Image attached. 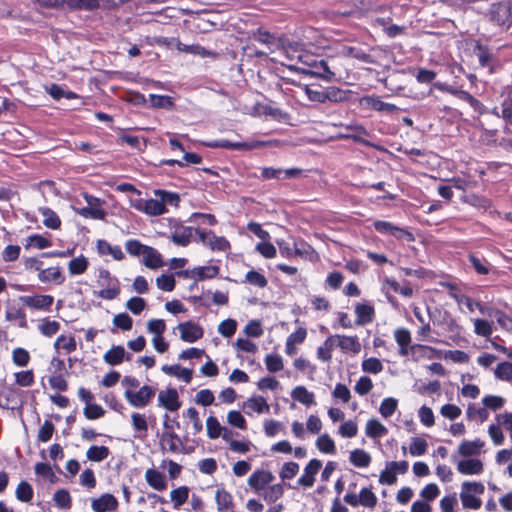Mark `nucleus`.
I'll return each instance as SVG.
<instances>
[{
	"mask_svg": "<svg viewBox=\"0 0 512 512\" xmlns=\"http://www.w3.org/2000/svg\"><path fill=\"white\" fill-rule=\"evenodd\" d=\"M484 490V485L480 482H464L460 493V499L464 508L479 509L482 505V501L480 498L476 497V495L483 494Z\"/></svg>",
	"mask_w": 512,
	"mask_h": 512,
	"instance_id": "1",
	"label": "nucleus"
},
{
	"mask_svg": "<svg viewBox=\"0 0 512 512\" xmlns=\"http://www.w3.org/2000/svg\"><path fill=\"white\" fill-rule=\"evenodd\" d=\"M197 238L194 241L201 243L212 251H226L230 248L229 241L223 236H216L211 230L195 229Z\"/></svg>",
	"mask_w": 512,
	"mask_h": 512,
	"instance_id": "2",
	"label": "nucleus"
},
{
	"mask_svg": "<svg viewBox=\"0 0 512 512\" xmlns=\"http://www.w3.org/2000/svg\"><path fill=\"white\" fill-rule=\"evenodd\" d=\"M155 393L156 391L153 387L144 385L138 391L126 389L124 397L132 407L144 408L151 402Z\"/></svg>",
	"mask_w": 512,
	"mask_h": 512,
	"instance_id": "3",
	"label": "nucleus"
},
{
	"mask_svg": "<svg viewBox=\"0 0 512 512\" xmlns=\"http://www.w3.org/2000/svg\"><path fill=\"white\" fill-rule=\"evenodd\" d=\"M268 143L260 140L247 142H231L226 139H219L207 142L205 145L209 148H225L232 150H252L266 146Z\"/></svg>",
	"mask_w": 512,
	"mask_h": 512,
	"instance_id": "4",
	"label": "nucleus"
},
{
	"mask_svg": "<svg viewBox=\"0 0 512 512\" xmlns=\"http://www.w3.org/2000/svg\"><path fill=\"white\" fill-rule=\"evenodd\" d=\"M275 479V476L269 470L257 469L248 478V486L257 494H261L267 486Z\"/></svg>",
	"mask_w": 512,
	"mask_h": 512,
	"instance_id": "5",
	"label": "nucleus"
},
{
	"mask_svg": "<svg viewBox=\"0 0 512 512\" xmlns=\"http://www.w3.org/2000/svg\"><path fill=\"white\" fill-rule=\"evenodd\" d=\"M490 20L499 26L509 27L512 24V13L510 2L493 4L490 9Z\"/></svg>",
	"mask_w": 512,
	"mask_h": 512,
	"instance_id": "6",
	"label": "nucleus"
},
{
	"mask_svg": "<svg viewBox=\"0 0 512 512\" xmlns=\"http://www.w3.org/2000/svg\"><path fill=\"white\" fill-rule=\"evenodd\" d=\"M373 226L377 232L383 235H391L397 239H406L407 241H413L414 237L412 233L405 230L404 228L398 227L391 222L376 220L373 222Z\"/></svg>",
	"mask_w": 512,
	"mask_h": 512,
	"instance_id": "7",
	"label": "nucleus"
},
{
	"mask_svg": "<svg viewBox=\"0 0 512 512\" xmlns=\"http://www.w3.org/2000/svg\"><path fill=\"white\" fill-rule=\"evenodd\" d=\"M306 66L308 68H299L303 74L319 77L325 81H332L335 77V74L324 60L306 62Z\"/></svg>",
	"mask_w": 512,
	"mask_h": 512,
	"instance_id": "8",
	"label": "nucleus"
},
{
	"mask_svg": "<svg viewBox=\"0 0 512 512\" xmlns=\"http://www.w3.org/2000/svg\"><path fill=\"white\" fill-rule=\"evenodd\" d=\"M176 329L180 332L181 340L187 343H194L204 335L203 328L193 321L179 323Z\"/></svg>",
	"mask_w": 512,
	"mask_h": 512,
	"instance_id": "9",
	"label": "nucleus"
},
{
	"mask_svg": "<svg viewBox=\"0 0 512 512\" xmlns=\"http://www.w3.org/2000/svg\"><path fill=\"white\" fill-rule=\"evenodd\" d=\"M84 199L87 203L86 207L79 209L77 212L79 215L85 218L92 219H103L106 215V212L100 207V199L89 195L87 193L84 194Z\"/></svg>",
	"mask_w": 512,
	"mask_h": 512,
	"instance_id": "10",
	"label": "nucleus"
},
{
	"mask_svg": "<svg viewBox=\"0 0 512 512\" xmlns=\"http://www.w3.org/2000/svg\"><path fill=\"white\" fill-rule=\"evenodd\" d=\"M158 406L170 412H176L181 407L177 390L175 388H167L159 391Z\"/></svg>",
	"mask_w": 512,
	"mask_h": 512,
	"instance_id": "11",
	"label": "nucleus"
},
{
	"mask_svg": "<svg viewBox=\"0 0 512 512\" xmlns=\"http://www.w3.org/2000/svg\"><path fill=\"white\" fill-rule=\"evenodd\" d=\"M322 462L318 459H312L305 466L302 476L298 479V485L304 488H310L314 485L315 476L319 472Z\"/></svg>",
	"mask_w": 512,
	"mask_h": 512,
	"instance_id": "12",
	"label": "nucleus"
},
{
	"mask_svg": "<svg viewBox=\"0 0 512 512\" xmlns=\"http://www.w3.org/2000/svg\"><path fill=\"white\" fill-rule=\"evenodd\" d=\"M193 231H195V229L192 227H186L180 223H176L171 232L170 239L175 245L186 247L192 241Z\"/></svg>",
	"mask_w": 512,
	"mask_h": 512,
	"instance_id": "13",
	"label": "nucleus"
},
{
	"mask_svg": "<svg viewBox=\"0 0 512 512\" xmlns=\"http://www.w3.org/2000/svg\"><path fill=\"white\" fill-rule=\"evenodd\" d=\"M91 507L95 512L115 511L118 507V501L112 494L106 493L93 499Z\"/></svg>",
	"mask_w": 512,
	"mask_h": 512,
	"instance_id": "14",
	"label": "nucleus"
},
{
	"mask_svg": "<svg viewBox=\"0 0 512 512\" xmlns=\"http://www.w3.org/2000/svg\"><path fill=\"white\" fill-rule=\"evenodd\" d=\"M361 104L365 107L371 108L375 111L392 113L396 111L398 108L391 103H386L382 101L379 97L375 96H365L361 99Z\"/></svg>",
	"mask_w": 512,
	"mask_h": 512,
	"instance_id": "15",
	"label": "nucleus"
},
{
	"mask_svg": "<svg viewBox=\"0 0 512 512\" xmlns=\"http://www.w3.org/2000/svg\"><path fill=\"white\" fill-rule=\"evenodd\" d=\"M23 304L34 309H48L54 301L50 295H34L21 297Z\"/></svg>",
	"mask_w": 512,
	"mask_h": 512,
	"instance_id": "16",
	"label": "nucleus"
},
{
	"mask_svg": "<svg viewBox=\"0 0 512 512\" xmlns=\"http://www.w3.org/2000/svg\"><path fill=\"white\" fill-rule=\"evenodd\" d=\"M145 480L151 488L157 491H164L167 488L165 475L156 469H147L145 472Z\"/></svg>",
	"mask_w": 512,
	"mask_h": 512,
	"instance_id": "17",
	"label": "nucleus"
},
{
	"mask_svg": "<svg viewBox=\"0 0 512 512\" xmlns=\"http://www.w3.org/2000/svg\"><path fill=\"white\" fill-rule=\"evenodd\" d=\"M374 308L369 304L357 303L355 306L356 325L363 326L369 324L374 318Z\"/></svg>",
	"mask_w": 512,
	"mask_h": 512,
	"instance_id": "18",
	"label": "nucleus"
},
{
	"mask_svg": "<svg viewBox=\"0 0 512 512\" xmlns=\"http://www.w3.org/2000/svg\"><path fill=\"white\" fill-rule=\"evenodd\" d=\"M450 297L456 301L459 309L462 312H466L465 309H467L469 312L474 311V305H475L474 301L470 297L463 294L459 289H457L451 283H450Z\"/></svg>",
	"mask_w": 512,
	"mask_h": 512,
	"instance_id": "19",
	"label": "nucleus"
},
{
	"mask_svg": "<svg viewBox=\"0 0 512 512\" xmlns=\"http://www.w3.org/2000/svg\"><path fill=\"white\" fill-rule=\"evenodd\" d=\"M243 408L245 413L248 415H251L252 412L261 414L263 412L269 411V405L265 398L262 396H256L247 399L243 404Z\"/></svg>",
	"mask_w": 512,
	"mask_h": 512,
	"instance_id": "20",
	"label": "nucleus"
},
{
	"mask_svg": "<svg viewBox=\"0 0 512 512\" xmlns=\"http://www.w3.org/2000/svg\"><path fill=\"white\" fill-rule=\"evenodd\" d=\"M161 370L169 376L177 377L185 383H190L192 380L193 371L191 369L183 368L180 365H163Z\"/></svg>",
	"mask_w": 512,
	"mask_h": 512,
	"instance_id": "21",
	"label": "nucleus"
},
{
	"mask_svg": "<svg viewBox=\"0 0 512 512\" xmlns=\"http://www.w3.org/2000/svg\"><path fill=\"white\" fill-rule=\"evenodd\" d=\"M457 469L465 475L480 474L483 471V463L479 459H464L458 462Z\"/></svg>",
	"mask_w": 512,
	"mask_h": 512,
	"instance_id": "22",
	"label": "nucleus"
},
{
	"mask_svg": "<svg viewBox=\"0 0 512 512\" xmlns=\"http://www.w3.org/2000/svg\"><path fill=\"white\" fill-rule=\"evenodd\" d=\"M38 279L44 283L54 282L59 285L65 281V277L60 267H50L41 270L38 274Z\"/></svg>",
	"mask_w": 512,
	"mask_h": 512,
	"instance_id": "23",
	"label": "nucleus"
},
{
	"mask_svg": "<svg viewBox=\"0 0 512 512\" xmlns=\"http://www.w3.org/2000/svg\"><path fill=\"white\" fill-rule=\"evenodd\" d=\"M143 255V263L150 269H158L163 266L161 254L153 247L147 246Z\"/></svg>",
	"mask_w": 512,
	"mask_h": 512,
	"instance_id": "24",
	"label": "nucleus"
},
{
	"mask_svg": "<svg viewBox=\"0 0 512 512\" xmlns=\"http://www.w3.org/2000/svg\"><path fill=\"white\" fill-rule=\"evenodd\" d=\"M291 397L305 406L315 405V395L304 386H296L291 391Z\"/></svg>",
	"mask_w": 512,
	"mask_h": 512,
	"instance_id": "25",
	"label": "nucleus"
},
{
	"mask_svg": "<svg viewBox=\"0 0 512 512\" xmlns=\"http://www.w3.org/2000/svg\"><path fill=\"white\" fill-rule=\"evenodd\" d=\"M336 336V346H338L342 351H351L357 353L360 351L361 346L356 336H345V335H335Z\"/></svg>",
	"mask_w": 512,
	"mask_h": 512,
	"instance_id": "26",
	"label": "nucleus"
},
{
	"mask_svg": "<svg viewBox=\"0 0 512 512\" xmlns=\"http://www.w3.org/2000/svg\"><path fill=\"white\" fill-rule=\"evenodd\" d=\"M138 211L150 216H159L165 214L167 208L162 205L160 198L155 197L146 200V204L143 207H138Z\"/></svg>",
	"mask_w": 512,
	"mask_h": 512,
	"instance_id": "27",
	"label": "nucleus"
},
{
	"mask_svg": "<svg viewBox=\"0 0 512 512\" xmlns=\"http://www.w3.org/2000/svg\"><path fill=\"white\" fill-rule=\"evenodd\" d=\"M97 251L100 255H111L113 259L120 261L124 259V253L120 246H112L106 240L97 241Z\"/></svg>",
	"mask_w": 512,
	"mask_h": 512,
	"instance_id": "28",
	"label": "nucleus"
},
{
	"mask_svg": "<svg viewBox=\"0 0 512 512\" xmlns=\"http://www.w3.org/2000/svg\"><path fill=\"white\" fill-rule=\"evenodd\" d=\"M394 338L397 344L400 347L399 353L402 356H407L409 354V345L411 343V334L405 328H397L394 331Z\"/></svg>",
	"mask_w": 512,
	"mask_h": 512,
	"instance_id": "29",
	"label": "nucleus"
},
{
	"mask_svg": "<svg viewBox=\"0 0 512 512\" xmlns=\"http://www.w3.org/2000/svg\"><path fill=\"white\" fill-rule=\"evenodd\" d=\"M126 356V351L123 346L117 345L109 349L103 356L105 363L116 366L123 362Z\"/></svg>",
	"mask_w": 512,
	"mask_h": 512,
	"instance_id": "30",
	"label": "nucleus"
},
{
	"mask_svg": "<svg viewBox=\"0 0 512 512\" xmlns=\"http://www.w3.org/2000/svg\"><path fill=\"white\" fill-rule=\"evenodd\" d=\"M252 39L266 45L270 52H273L274 49L278 46L277 38L273 34L263 29H258L257 31L253 32Z\"/></svg>",
	"mask_w": 512,
	"mask_h": 512,
	"instance_id": "31",
	"label": "nucleus"
},
{
	"mask_svg": "<svg viewBox=\"0 0 512 512\" xmlns=\"http://www.w3.org/2000/svg\"><path fill=\"white\" fill-rule=\"evenodd\" d=\"M371 460V455L363 449H355L350 452L349 461L357 468H367Z\"/></svg>",
	"mask_w": 512,
	"mask_h": 512,
	"instance_id": "32",
	"label": "nucleus"
},
{
	"mask_svg": "<svg viewBox=\"0 0 512 512\" xmlns=\"http://www.w3.org/2000/svg\"><path fill=\"white\" fill-rule=\"evenodd\" d=\"M215 500L217 503V508L219 512H230L233 507V498L232 495L224 490L218 489L216 491Z\"/></svg>",
	"mask_w": 512,
	"mask_h": 512,
	"instance_id": "33",
	"label": "nucleus"
},
{
	"mask_svg": "<svg viewBox=\"0 0 512 512\" xmlns=\"http://www.w3.org/2000/svg\"><path fill=\"white\" fill-rule=\"evenodd\" d=\"M336 346V336H329L317 349V358L322 362L332 359V350Z\"/></svg>",
	"mask_w": 512,
	"mask_h": 512,
	"instance_id": "34",
	"label": "nucleus"
},
{
	"mask_svg": "<svg viewBox=\"0 0 512 512\" xmlns=\"http://www.w3.org/2000/svg\"><path fill=\"white\" fill-rule=\"evenodd\" d=\"M39 212L43 217V224L50 229H58L61 226V220L59 216L50 208L42 207L39 208Z\"/></svg>",
	"mask_w": 512,
	"mask_h": 512,
	"instance_id": "35",
	"label": "nucleus"
},
{
	"mask_svg": "<svg viewBox=\"0 0 512 512\" xmlns=\"http://www.w3.org/2000/svg\"><path fill=\"white\" fill-rule=\"evenodd\" d=\"M284 494V487L281 483L267 486L260 494L267 503H274Z\"/></svg>",
	"mask_w": 512,
	"mask_h": 512,
	"instance_id": "36",
	"label": "nucleus"
},
{
	"mask_svg": "<svg viewBox=\"0 0 512 512\" xmlns=\"http://www.w3.org/2000/svg\"><path fill=\"white\" fill-rule=\"evenodd\" d=\"M154 195L157 198H160V201L164 207L167 205L178 207L180 202V196L176 192H169L162 189H157L154 191Z\"/></svg>",
	"mask_w": 512,
	"mask_h": 512,
	"instance_id": "37",
	"label": "nucleus"
},
{
	"mask_svg": "<svg viewBox=\"0 0 512 512\" xmlns=\"http://www.w3.org/2000/svg\"><path fill=\"white\" fill-rule=\"evenodd\" d=\"M89 262L86 257L80 255L79 257L73 258L68 262V271L70 275H81L88 268Z\"/></svg>",
	"mask_w": 512,
	"mask_h": 512,
	"instance_id": "38",
	"label": "nucleus"
},
{
	"mask_svg": "<svg viewBox=\"0 0 512 512\" xmlns=\"http://www.w3.org/2000/svg\"><path fill=\"white\" fill-rule=\"evenodd\" d=\"M366 435L371 438L382 437L387 434V428L378 420L371 419L366 423L365 428Z\"/></svg>",
	"mask_w": 512,
	"mask_h": 512,
	"instance_id": "39",
	"label": "nucleus"
},
{
	"mask_svg": "<svg viewBox=\"0 0 512 512\" xmlns=\"http://www.w3.org/2000/svg\"><path fill=\"white\" fill-rule=\"evenodd\" d=\"M189 491L190 490L187 486H180L170 492V499L173 502L174 509H179L184 503L187 502Z\"/></svg>",
	"mask_w": 512,
	"mask_h": 512,
	"instance_id": "40",
	"label": "nucleus"
},
{
	"mask_svg": "<svg viewBox=\"0 0 512 512\" xmlns=\"http://www.w3.org/2000/svg\"><path fill=\"white\" fill-rule=\"evenodd\" d=\"M110 454V450L106 446H91L86 451V457L89 461L101 462L105 460Z\"/></svg>",
	"mask_w": 512,
	"mask_h": 512,
	"instance_id": "41",
	"label": "nucleus"
},
{
	"mask_svg": "<svg viewBox=\"0 0 512 512\" xmlns=\"http://www.w3.org/2000/svg\"><path fill=\"white\" fill-rule=\"evenodd\" d=\"M219 274L218 266H198L195 267V281H203L215 278Z\"/></svg>",
	"mask_w": 512,
	"mask_h": 512,
	"instance_id": "42",
	"label": "nucleus"
},
{
	"mask_svg": "<svg viewBox=\"0 0 512 512\" xmlns=\"http://www.w3.org/2000/svg\"><path fill=\"white\" fill-rule=\"evenodd\" d=\"M120 283L118 280H112V285L106 286L103 289L95 292V294L105 300H114L120 294Z\"/></svg>",
	"mask_w": 512,
	"mask_h": 512,
	"instance_id": "43",
	"label": "nucleus"
},
{
	"mask_svg": "<svg viewBox=\"0 0 512 512\" xmlns=\"http://www.w3.org/2000/svg\"><path fill=\"white\" fill-rule=\"evenodd\" d=\"M484 446V442L477 439L475 441H464L459 446V453L463 456H472L479 453V450Z\"/></svg>",
	"mask_w": 512,
	"mask_h": 512,
	"instance_id": "44",
	"label": "nucleus"
},
{
	"mask_svg": "<svg viewBox=\"0 0 512 512\" xmlns=\"http://www.w3.org/2000/svg\"><path fill=\"white\" fill-rule=\"evenodd\" d=\"M450 94H452L457 99L466 102L470 107H472L475 111L480 110V103L477 99H475L471 94L466 91L458 90L450 87Z\"/></svg>",
	"mask_w": 512,
	"mask_h": 512,
	"instance_id": "45",
	"label": "nucleus"
},
{
	"mask_svg": "<svg viewBox=\"0 0 512 512\" xmlns=\"http://www.w3.org/2000/svg\"><path fill=\"white\" fill-rule=\"evenodd\" d=\"M162 441L168 445L169 451L173 453L180 452L182 442L180 437L173 431L164 432Z\"/></svg>",
	"mask_w": 512,
	"mask_h": 512,
	"instance_id": "46",
	"label": "nucleus"
},
{
	"mask_svg": "<svg viewBox=\"0 0 512 512\" xmlns=\"http://www.w3.org/2000/svg\"><path fill=\"white\" fill-rule=\"evenodd\" d=\"M359 505L366 508H374L377 505V496L370 488L364 487L359 492Z\"/></svg>",
	"mask_w": 512,
	"mask_h": 512,
	"instance_id": "47",
	"label": "nucleus"
},
{
	"mask_svg": "<svg viewBox=\"0 0 512 512\" xmlns=\"http://www.w3.org/2000/svg\"><path fill=\"white\" fill-rule=\"evenodd\" d=\"M316 447L325 454H334L336 452L335 443L328 434H323L318 437Z\"/></svg>",
	"mask_w": 512,
	"mask_h": 512,
	"instance_id": "48",
	"label": "nucleus"
},
{
	"mask_svg": "<svg viewBox=\"0 0 512 512\" xmlns=\"http://www.w3.org/2000/svg\"><path fill=\"white\" fill-rule=\"evenodd\" d=\"M243 282L253 285L255 287H258V288H264L268 284L266 277L256 270L248 271L245 275V279Z\"/></svg>",
	"mask_w": 512,
	"mask_h": 512,
	"instance_id": "49",
	"label": "nucleus"
},
{
	"mask_svg": "<svg viewBox=\"0 0 512 512\" xmlns=\"http://www.w3.org/2000/svg\"><path fill=\"white\" fill-rule=\"evenodd\" d=\"M150 104L154 108L171 109L174 106L173 98L167 95H149Z\"/></svg>",
	"mask_w": 512,
	"mask_h": 512,
	"instance_id": "50",
	"label": "nucleus"
},
{
	"mask_svg": "<svg viewBox=\"0 0 512 512\" xmlns=\"http://www.w3.org/2000/svg\"><path fill=\"white\" fill-rule=\"evenodd\" d=\"M53 500L60 509H69L72 505V499L66 489H59L54 493Z\"/></svg>",
	"mask_w": 512,
	"mask_h": 512,
	"instance_id": "51",
	"label": "nucleus"
},
{
	"mask_svg": "<svg viewBox=\"0 0 512 512\" xmlns=\"http://www.w3.org/2000/svg\"><path fill=\"white\" fill-rule=\"evenodd\" d=\"M70 8L91 11L99 7V0H63Z\"/></svg>",
	"mask_w": 512,
	"mask_h": 512,
	"instance_id": "52",
	"label": "nucleus"
},
{
	"mask_svg": "<svg viewBox=\"0 0 512 512\" xmlns=\"http://www.w3.org/2000/svg\"><path fill=\"white\" fill-rule=\"evenodd\" d=\"M16 498L22 502H30L33 498V488L26 482L21 481L16 488Z\"/></svg>",
	"mask_w": 512,
	"mask_h": 512,
	"instance_id": "53",
	"label": "nucleus"
},
{
	"mask_svg": "<svg viewBox=\"0 0 512 512\" xmlns=\"http://www.w3.org/2000/svg\"><path fill=\"white\" fill-rule=\"evenodd\" d=\"M324 96L325 102H343L347 99L346 91L334 86L324 89Z\"/></svg>",
	"mask_w": 512,
	"mask_h": 512,
	"instance_id": "54",
	"label": "nucleus"
},
{
	"mask_svg": "<svg viewBox=\"0 0 512 512\" xmlns=\"http://www.w3.org/2000/svg\"><path fill=\"white\" fill-rule=\"evenodd\" d=\"M222 428L219 421L214 416H209L206 419V429H207V436L210 439H216L220 437Z\"/></svg>",
	"mask_w": 512,
	"mask_h": 512,
	"instance_id": "55",
	"label": "nucleus"
},
{
	"mask_svg": "<svg viewBox=\"0 0 512 512\" xmlns=\"http://www.w3.org/2000/svg\"><path fill=\"white\" fill-rule=\"evenodd\" d=\"M265 365L269 372H278L283 369L282 357L278 354H268L265 357Z\"/></svg>",
	"mask_w": 512,
	"mask_h": 512,
	"instance_id": "56",
	"label": "nucleus"
},
{
	"mask_svg": "<svg viewBox=\"0 0 512 512\" xmlns=\"http://www.w3.org/2000/svg\"><path fill=\"white\" fill-rule=\"evenodd\" d=\"M113 325L123 331H129L133 326V320L127 313H119L114 316Z\"/></svg>",
	"mask_w": 512,
	"mask_h": 512,
	"instance_id": "57",
	"label": "nucleus"
},
{
	"mask_svg": "<svg viewBox=\"0 0 512 512\" xmlns=\"http://www.w3.org/2000/svg\"><path fill=\"white\" fill-rule=\"evenodd\" d=\"M299 472V464L296 462H286L283 464L279 476L282 480H290Z\"/></svg>",
	"mask_w": 512,
	"mask_h": 512,
	"instance_id": "58",
	"label": "nucleus"
},
{
	"mask_svg": "<svg viewBox=\"0 0 512 512\" xmlns=\"http://www.w3.org/2000/svg\"><path fill=\"white\" fill-rule=\"evenodd\" d=\"M38 329L44 336L51 337L59 331L60 324L55 320H44Z\"/></svg>",
	"mask_w": 512,
	"mask_h": 512,
	"instance_id": "59",
	"label": "nucleus"
},
{
	"mask_svg": "<svg viewBox=\"0 0 512 512\" xmlns=\"http://www.w3.org/2000/svg\"><path fill=\"white\" fill-rule=\"evenodd\" d=\"M54 346L56 349H64L67 353H71L77 348L75 339L73 337H65L64 335L57 338Z\"/></svg>",
	"mask_w": 512,
	"mask_h": 512,
	"instance_id": "60",
	"label": "nucleus"
},
{
	"mask_svg": "<svg viewBox=\"0 0 512 512\" xmlns=\"http://www.w3.org/2000/svg\"><path fill=\"white\" fill-rule=\"evenodd\" d=\"M237 329V322L234 319H226L218 326V332L224 337H232Z\"/></svg>",
	"mask_w": 512,
	"mask_h": 512,
	"instance_id": "61",
	"label": "nucleus"
},
{
	"mask_svg": "<svg viewBox=\"0 0 512 512\" xmlns=\"http://www.w3.org/2000/svg\"><path fill=\"white\" fill-rule=\"evenodd\" d=\"M397 408V400L389 397L385 398L380 405L379 411L384 418H388L393 415Z\"/></svg>",
	"mask_w": 512,
	"mask_h": 512,
	"instance_id": "62",
	"label": "nucleus"
},
{
	"mask_svg": "<svg viewBox=\"0 0 512 512\" xmlns=\"http://www.w3.org/2000/svg\"><path fill=\"white\" fill-rule=\"evenodd\" d=\"M12 359L15 365L25 367L29 363V352L23 348H15L12 352Z\"/></svg>",
	"mask_w": 512,
	"mask_h": 512,
	"instance_id": "63",
	"label": "nucleus"
},
{
	"mask_svg": "<svg viewBox=\"0 0 512 512\" xmlns=\"http://www.w3.org/2000/svg\"><path fill=\"white\" fill-rule=\"evenodd\" d=\"M495 376L501 380L509 381L512 379V363L502 362L495 369Z\"/></svg>",
	"mask_w": 512,
	"mask_h": 512,
	"instance_id": "64",
	"label": "nucleus"
}]
</instances>
